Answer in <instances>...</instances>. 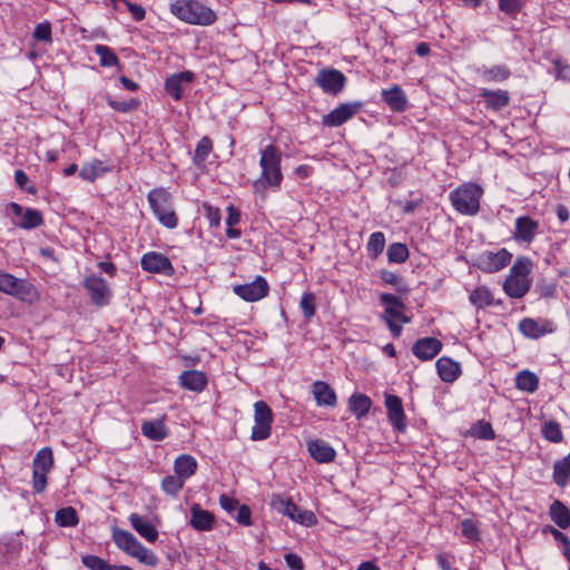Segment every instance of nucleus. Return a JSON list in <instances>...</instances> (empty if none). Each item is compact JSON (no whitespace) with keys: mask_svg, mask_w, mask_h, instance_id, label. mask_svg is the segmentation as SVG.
<instances>
[{"mask_svg":"<svg viewBox=\"0 0 570 570\" xmlns=\"http://www.w3.org/2000/svg\"><path fill=\"white\" fill-rule=\"evenodd\" d=\"M281 151L274 145H268L261 150V176L253 183L256 193H264L268 187L278 188L283 180L281 170Z\"/></svg>","mask_w":570,"mask_h":570,"instance_id":"nucleus-1","label":"nucleus"},{"mask_svg":"<svg viewBox=\"0 0 570 570\" xmlns=\"http://www.w3.org/2000/svg\"><path fill=\"white\" fill-rule=\"evenodd\" d=\"M532 267V262L527 256H520L515 259L503 282V291L509 297L522 298L530 291Z\"/></svg>","mask_w":570,"mask_h":570,"instance_id":"nucleus-2","label":"nucleus"},{"mask_svg":"<svg viewBox=\"0 0 570 570\" xmlns=\"http://www.w3.org/2000/svg\"><path fill=\"white\" fill-rule=\"evenodd\" d=\"M169 9L178 20L189 24L210 26L217 20L215 11L198 0H175Z\"/></svg>","mask_w":570,"mask_h":570,"instance_id":"nucleus-3","label":"nucleus"},{"mask_svg":"<svg viewBox=\"0 0 570 570\" xmlns=\"http://www.w3.org/2000/svg\"><path fill=\"white\" fill-rule=\"evenodd\" d=\"M149 206L158 222L167 227L175 228L178 218L173 207V196L165 188H155L147 196Z\"/></svg>","mask_w":570,"mask_h":570,"instance_id":"nucleus-4","label":"nucleus"},{"mask_svg":"<svg viewBox=\"0 0 570 570\" xmlns=\"http://www.w3.org/2000/svg\"><path fill=\"white\" fill-rule=\"evenodd\" d=\"M483 189L476 184H465L450 193V200L456 212L474 216L480 209Z\"/></svg>","mask_w":570,"mask_h":570,"instance_id":"nucleus-5","label":"nucleus"},{"mask_svg":"<svg viewBox=\"0 0 570 570\" xmlns=\"http://www.w3.org/2000/svg\"><path fill=\"white\" fill-rule=\"evenodd\" d=\"M53 466V452L51 448H42L32 461V488L42 493L47 488V475Z\"/></svg>","mask_w":570,"mask_h":570,"instance_id":"nucleus-6","label":"nucleus"},{"mask_svg":"<svg viewBox=\"0 0 570 570\" xmlns=\"http://www.w3.org/2000/svg\"><path fill=\"white\" fill-rule=\"evenodd\" d=\"M82 285L95 306L104 307L110 303L112 289L105 278L91 274L85 277Z\"/></svg>","mask_w":570,"mask_h":570,"instance_id":"nucleus-7","label":"nucleus"},{"mask_svg":"<svg viewBox=\"0 0 570 570\" xmlns=\"http://www.w3.org/2000/svg\"><path fill=\"white\" fill-rule=\"evenodd\" d=\"M273 419V412L268 404L264 401H257L254 404L255 424L252 429V440L262 441L268 439L272 431Z\"/></svg>","mask_w":570,"mask_h":570,"instance_id":"nucleus-8","label":"nucleus"},{"mask_svg":"<svg viewBox=\"0 0 570 570\" xmlns=\"http://www.w3.org/2000/svg\"><path fill=\"white\" fill-rule=\"evenodd\" d=\"M512 258V254L505 249L501 248L498 252L484 250L478 255L475 259V266L488 274L497 273L503 269Z\"/></svg>","mask_w":570,"mask_h":570,"instance_id":"nucleus-9","label":"nucleus"},{"mask_svg":"<svg viewBox=\"0 0 570 570\" xmlns=\"http://www.w3.org/2000/svg\"><path fill=\"white\" fill-rule=\"evenodd\" d=\"M274 504L279 513L288 517L299 524L311 527L317 522L316 517L312 511L302 510L292 500L277 499Z\"/></svg>","mask_w":570,"mask_h":570,"instance_id":"nucleus-10","label":"nucleus"},{"mask_svg":"<svg viewBox=\"0 0 570 570\" xmlns=\"http://www.w3.org/2000/svg\"><path fill=\"white\" fill-rule=\"evenodd\" d=\"M315 83L326 94L337 95L345 86V76L336 69H322L314 79Z\"/></svg>","mask_w":570,"mask_h":570,"instance_id":"nucleus-11","label":"nucleus"},{"mask_svg":"<svg viewBox=\"0 0 570 570\" xmlns=\"http://www.w3.org/2000/svg\"><path fill=\"white\" fill-rule=\"evenodd\" d=\"M233 291L246 302H257L268 295L269 286L264 277L257 276L250 283L235 285Z\"/></svg>","mask_w":570,"mask_h":570,"instance_id":"nucleus-12","label":"nucleus"},{"mask_svg":"<svg viewBox=\"0 0 570 570\" xmlns=\"http://www.w3.org/2000/svg\"><path fill=\"white\" fill-rule=\"evenodd\" d=\"M8 208L14 217L20 218V220L17 222V225L23 229H32L43 224L42 215L37 209H24L17 203H10Z\"/></svg>","mask_w":570,"mask_h":570,"instance_id":"nucleus-13","label":"nucleus"},{"mask_svg":"<svg viewBox=\"0 0 570 570\" xmlns=\"http://www.w3.org/2000/svg\"><path fill=\"white\" fill-rule=\"evenodd\" d=\"M194 78L195 75L191 71L174 73L166 79L165 90L174 100H180Z\"/></svg>","mask_w":570,"mask_h":570,"instance_id":"nucleus-14","label":"nucleus"},{"mask_svg":"<svg viewBox=\"0 0 570 570\" xmlns=\"http://www.w3.org/2000/svg\"><path fill=\"white\" fill-rule=\"evenodd\" d=\"M540 224L530 216H520L515 219L513 238L517 242L530 244L539 233Z\"/></svg>","mask_w":570,"mask_h":570,"instance_id":"nucleus-15","label":"nucleus"},{"mask_svg":"<svg viewBox=\"0 0 570 570\" xmlns=\"http://www.w3.org/2000/svg\"><path fill=\"white\" fill-rule=\"evenodd\" d=\"M141 267L144 271L150 273H160L164 275H171L174 267L168 257L163 254L150 252L142 256Z\"/></svg>","mask_w":570,"mask_h":570,"instance_id":"nucleus-16","label":"nucleus"},{"mask_svg":"<svg viewBox=\"0 0 570 570\" xmlns=\"http://www.w3.org/2000/svg\"><path fill=\"white\" fill-rule=\"evenodd\" d=\"M360 102L343 104L323 117V124L330 127H337L351 119L361 109Z\"/></svg>","mask_w":570,"mask_h":570,"instance_id":"nucleus-17","label":"nucleus"},{"mask_svg":"<svg viewBox=\"0 0 570 570\" xmlns=\"http://www.w3.org/2000/svg\"><path fill=\"white\" fill-rule=\"evenodd\" d=\"M32 285L24 279H19L11 274L0 273V291L16 296L29 295Z\"/></svg>","mask_w":570,"mask_h":570,"instance_id":"nucleus-18","label":"nucleus"},{"mask_svg":"<svg viewBox=\"0 0 570 570\" xmlns=\"http://www.w3.org/2000/svg\"><path fill=\"white\" fill-rule=\"evenodd\" d=\"M385 406L391 424L399 431L403 432L406 428L405 414L402 400L392 394L385 395Z\"/></svg>","mask_w":570,"mask_h":570,"instance_id":"nucleus-19","label":"nucleus"},{"mask_svg":"<svg viewBox=\"0 0 570 570\" xmlns=\"http://www.w3.org/2000/svg\"><path fill=\"white\" fill-rule=\"evenodd\" d=\"M178 382L183 389L199 393L207 386L208 379L202 371L187 370L181 372Z\"/></svg>","mask_w":570,"mask_h":570,"instance_id":"nucleus-20","label":"nucleus"},{"mask_svg":"<svg viewBox=\"0 0 570 570\" xmlns=\"http://www.w3.org/2000/svg\"><path fill=\"white\" fill-rule=\"evenodd\" d=\"M442 348V343L434 337H423L417 340L413 346V354L423 361L432 360Z\"/></svg>","mask_w":570,"mask_h":570,"instance_id":"nucleus-21","label":"nucleus"},{"mask_svg":"<svg viewBox=\"0 0 570 570\" xmlns=\"http://www.w3.org/2000/svg\"><path fill=\"white\" fill-rule=\"evenodd\" d=\"M381 96L383 101L393 111L402 112L407 107V97L399 85H394L390 89H383Z\"/></svg>","mask_w":570,"mask_h":570,"instance_id":"nucleus-22","label":"nucleus"},{"mask_svg":"<svg viewBox=\"0 0 570 570\" xmlns=\"http://www.w3.org/2000/svg\"><path fill=\"white\" fill-rule=\"evenodd\" d=\"M311 456L320 463H330L336 456L335 450L325 441L316 439L307 442Z\"/></svg>","mask_w":570,"mask_h":570,"instance_id":"nucleus-23","label":"nucleus"},{"mask_svg":"<svg viewBox=\"0 0 570 570\" xmlns=\"http://www.w3.org/2000/svg\"><path fill=\"white\" fill-rule=\"evenodd\" d=\"M215 522L214 514L194 503L190 508V525L197 531H209Z\"/></svg>","mask_w":570,"mask_h":570,"instance_id":"nucleus-24","label":"nucleus"},{"mask_svg":"<svg viewBox=\"0 0 570 570\" xmlns=\"http://www.w3.org/2000/svg\"><path fill=\"white\" fill-rule=\"evenodd\" d=\"M312 392L318 406L334 407L336 405V394L327 383L316 381Z\"/></svg>","mask_w":570,"mask_h":570,"instance_id":"nucleus-25","label":"nucleus"},{"mask_svg":"<svg viewBox=\"0 0 570 570\" xmlns=\"http://www.w3.org/2000/svg\"><path fill=\"white\" fill-rule=\"evenodd\" d=\"M480 96L484 99L487 107L494 111L501 110L510 102V96L507 90L482 89Z\"/></svg>","mask_w":570,"mask_h":570,"instance_id":"nucleus-26","label":"nucleus"},{"mask_svg":"<svg viewBox=\"0 0 570 570\" xmlns=\"http://www.w3.org/2000/svg\"><path fill=\"white\" fill-rule=\"evenodd\" d=\"M131 527L146 539L148 542H155L158 538V531L153 523L144 519L137 513H131L129 517Z\"/></svg>","mask_w":570,"mask_h":570,"instance_id":"nucleus-27","label":"nucleus"},{"mask_svg":"<svg viewBox=\"0 0 570 570\" xmlns=\"http://www.w3.org/2000/svg\"><path fill=\"white\" fill-rule=\"evenodd\" d=\"M435 366L440 379L448 383L454 382L461 372L460 364L445 356L440 357L436 361Z\"/></svg>","mask_w":570,"mask_h":570,"instance_id":"nucleus-28","label":"nucleus"},{"mask_svg":"<svg viewBox=\"0 0 570 570\" xmlns=\"http://www.w3.org/2000/svg\"><path fill=\"white\" fill-rule=\"evenodd\" d=\"M470 303L476 308H484L491 305H501V301H495L492 292L489 287L481 285L478 286L470 293L469 296Z\"/></svg>","mask_w":570,"mask_h":570,"instance_id":"nucleus-29","label":"nucleus"},{"mask_svg":"<svg viewBox=\"0 0 570 570\" xmlns=\"http://www.w3.org/2000/svg\"><path fill=\"white\" fill-rule=\"evenodd\" d=\"M404 308L387 306L385 307L383 320L386 322L392 334L397 337L402 333V326L396 324L395 321L409 323L410 318L403 314Z\"/></svg>","mask_w":570,"mask_h":570,"instance_id":"nucleus-30","label":"nucleus"},{"mask_svg":"<svg viewBox=\"0 0 570 570\" xmlns=\"http://www.w3.org/2000/svg\"><path fill=\"white\" fill-rule=\"evenodd\" d=\"M112 538L116 546L129 556L140 544V542L131 532L121 529H115L112 532Z\"/></svg>","mask_w":570,"mask_h":570,"instance_id":"nucleus-31","label":"nucleus"},{"mask_svg":"<svg viewBox=\"0 0 570 570\" xmlns=\"http://www.w3.org/2000/svg\"><path fill=\"white\" fill-rule=\"evenodd\" d=\"M197 470V461L189 454L179 455L174 462V471L185 481L195 474Z\"/></svg>","mask_w":570,"mask_h":570,"instance_id":"nucleus-32","label":"nucleus"},{"mask_svg":"<svg viewBox=\"0 0 570 570\" xmlns=\"http://www.w3.org/2000/svg\"><path fill=\"white\" fill-rule=\"evenodd\" d=\"M551 520L560 528L570 527V510L561 501L554 500L549 509Z\"/></svg>","mask_w":570,"mask_h":570,"instance_id":"nucleus-33","label":"nucleus"},{"mask_svg":"<svg viewBox=\"0 0 570 570\" xmlns=\"http://www.w3.org/2000/svg\"><path fill=\"white\" fill-rule=\"evenodd\" d=\"M371 405V399L362 393H354L348 401L350 411L358 419L368 413Z\"/></svg>","mask_w":570,"mask_h":570,"instance_id":"nucleus-34","label":"nucleus"},{"mask_svg":"<svg viewBox=\"0 0 570 570\" xmlns=\"http://www.w3.org/2000/svg\"><path fill=\"white\" fill-rule=\"evenodd\" d=\"M141 432L146 438L153 441H161L168 434L165 424L159 420L144 422Z\"/></svg>","mask_w":570,"mask_h":570,"instance_id":"nucleus-35","label":"nucleus"},{"mask_svg":"<svg viewBox=\"0 0 570 570\" xmlns=\"http://www.w3.org/2000/svg\"><path fill=\"white\" fill-rule=\"evenodd\" d=\"M82 564L90 570H132L127 566L110 564L106 560L94 554L83 556Z\"/></svg>","mask_w":570,"mask_h":570,"instance_id":"nucleus-36","label":"nucleus"},{"mask_svg":"<svg viewBox=\"0 0 570 570\" xmlns=\"http://www.w3.org/2000/svg\"><path fill=\"white\" fill-rule=\"evenodd\" d=\"M515 385L520 391L533 393L538 390L539 379L533 372L524 370L517 375Z\"/></svg>","mask_w":570,"mask_h":570,"instance_id":"nucleus-37","label":"nucleus"},{"mask_svg":"<svg viewBox=\"0 0 570 570\" xmlns=\"http://www.w3.org/2000/svg\"><path fill=\"white\" fill-rule=\"evenodd\" d=\"M479 73L485 81L501 82L507 80L511 72L505 66L499 65L491 68H481Z\"/></svg>","mask_w":570,"mask_h":570,"instance_id":"nucleus-38","label":"nucleus"},{"mask_svg":"<svg viewBox=\"0 0 570 570\" xmlns=\"http://www.w3.org/2000/svg\"><path fill=\"white\" fill-rule=\"evenodd\" d=\"M108 170V167H106L101 160H94L92 163L86 164L81 167L79 176L83 180L95 181L99 176H102Z\"/></svg>","mask_w":570,"mask_h":570,"instance_id":"nucleus-39","label":"nucleus"},{"mask_svg":"<svg viewBox=\"0 0 570 570\" xmlns=\"http://www.w3.org/2000/svg\"><path fill=\"white\" fill-rule=\"evenodd\" d=\"M570 478V459L564 456L553 465V481L559 487H566Z\"/></svg>","mask_w":570,"mask_h":570,"instance_id":"nucleus-40","label":"nucleus"},{"mask_svg":"<svg viewBox=\"0 0 570 570\" xmlns=\"http://www.w3.org/2000/svg\"><path fill=\"white\" fill-rule=\"evenodd\" d=\"M55 521L59 527H76L79 518L75 508L66 507L56 512Z\"/></svg>","mask_w":570,"mask_h":570,"instance_id":"nucleus-41","label":"nucleus"},{"mask_svg":"<svg viewBox=\"0 0 570 570\" xmlns=\"http://www.w3.org/2000/svg\"><path fill=\"white\" fill-rule=\"evenodd\" d=\"M212 151L213 141L210 140L209 137L204 136L196 146L194 154V163L197 166H203Z\"/></svg>","mask_w":570,"mask_h":570,"instance_id":"nucleus-42","label":"nucleus"},{"mask_svg":"<svg viewBox=\"0 0 570 570\" xmlns=\"http://www.w3.org/2000/svg\"><path fill=\"white\" fill-rule=\"evenodd\" d=\"M520 332L530 338H539L547 333L537 321L532 318H524L519 323Z\"/></svg>","mask_w":570,"mask_h":570,"instance_id":"nucleus-43","label":"nucleus"},{"mask_svg":"<svg viewBox=\"0 0 570 570\" xmlns=\"http://www.w3.org/2000/svg\"><path fill=\"white\" fill-rule=\"evenodd\" d=\"M185 480L179 475H167L161 481V489L169 495L176 497L183 489Z\"/></svg>","mask_w":570,"mask_h":570,"instance_id":"nucleus-44","label":"nucleus"},{"mask_svg":"<svg viewBox=\"0 0 570 570\" xmlns=\"http://www.w3.org/2000/svg\"><path fill=\"white\" fill-rule=\"evenodd\" d=\"M542 435L546 440L559 443L563 439L560 424L556 421H548L542 425Z\"/></svg>","mask_w":570,"mask_h":570,"instance_id":"nucleus-45","label":"nucleus"},{"mask_svg":"<svg viewBox=\"0 0 570 570\" xmlns=\"http://www.w3.org/2000/svg\"><path fill=\"white\" fill-rule=\"evenodd\" d=\"M95 52L99 57L101 66L112 67V66L119 65L118 57L107 46L97 45L95 47Z\"/></svg>","mask_w":570,"mask_h":570,"instance_id":"nucleus-46","label":"nucleus"},{"mask_svg":"<svg viewBox=\"0 0 570 570\" xmlns=\"http://www.w3.org/2000/svg\"><path fill=\"white\" fill-rule=\"evenodd\" d=\"M385 247V236L382 232H375L370 236L366 248L372 257H377Z\"/></svg>","mask_w":570,"mask_h":570,"instance_id":"nucleus-47","label":"nucleus"},{"mask_svg":"<svg viewBox=\"0 0 570 570\" xmlns=\"http://www.w3.org/2000/svg\"><path fill=\"white\" fill-rule=\"evenodd\" d=\"M387 258L392 263H404L409 258V249L402 243H393L387 248Z\"/></svg>","mask_w":570,"mask_h":570,"instance_id":"nucleus-48","label":"nucleus"},{"mask_svg":"<svg viewBox=\"0 0 570 570\" xmlns=\"http://www.w3.org/2000/svg\"><path fill=\"white\" fill-rule=\"evenodd\" d=\"M130 556L137 558L141 563L149 567H156L158 563L157 556L149 549L145 548L141 543Z\"/></svg>","mask_w":570,"mask_h":570,"instance_id":"nucleus-49","label":"nucleus"},{"mask_svg":"<svg viewBox=\"0 0 570 570\" xmlns=\"http://www.w3.org/2000/svg\"><path fill=\"white\" fill-rule=\"evenodd\" d=\"M462 535L470 541L480 540L479 524L472 519H464L461 522Z\"/></svg>","mask_w":570,"mask_h":570,"instance_id":"nucleus-50","label":"nucleus"},{"mask_svg":"<svg viewBox=\"0 0 570 570\" xmlns=\"http://www.w3.org/2000/svg\"><path fill=\"white\" fill-rule=\"evenodd\" d=\"M316 297L313 293L303 294L299 306L305 318L309 320L316 312Z\"/></svg>","mask_w":570,"mask_h":570,"instance_id":"nucleus-51","label":"nucleus"},{"mask_svg":"<svg viewBox=\"0 0 570 570\" xmlns=\"http://www.w3.org/2000/svg\"><path fill=\"white\" fill-rule=\"evenodd\" d=\"M381 279L386 283L393 285L397 292L400 293H407L409 288L406 284L395 273L391 271H382L381 272Z\"/></svg>","mask_w":570,"mask_h":570,"instance_id":"nucleus-52","label":"nucleus"},{"mask_svg":"<svg viewBox=\"0 0 570 570\" xmlns=\"http://www.w3.org/2000/svg\"><path fill=\"white\" fill-rule=\"evenodd\" d=\"M108 105L116 111L119 112H128L138 108L139 101L136 99H130L128 101H117L111 98L107 99Z\"/></svg>","mask_w":570,"mask_h":570,"instance_id":"nucleus-53","label":"nucleus"},{"mask_svg":"<svg viewBox=\"0 0 570 570\" xmlns=\"http://www.w3.org/2000/svg\"><path fill=\"white\" fill-rule=\"evenodd\" d=\"M499 8L508 14H514L521 11V0H499Z\"/></svg>","mask_w":570,"mask_h":570,"instance_id":"nucleus-54","label":"nucleus"},{"mask_svg":"<svg viewBox=\"0 0 570 570\" xmlns=\"http://www.w3.org/2000/svg\"><path fill=\"white\" fill-rule=\"evenodd\" d=\"M475 435L482 440H493L495 433L490 423L481 421L475 430Z\"/></svg>","mask_w":570,"mask_h":570,"instance_id":"nucleus-55","label":"nucleus"},{"mask_svg":"<svg viewBox=\"0 0 570 570\" xmlns=\"http://www.w3.org/2000/svg\"><path fill=\"white\" fill-rule=\"evenodd\" d=\"M33 37L37 40L50 41L51 40V28L49 23H39L33 32Z\"/></svg>","mask_w":570,"mask_h":570,"instance_id":"nucleus-56","label":"nucleus"},{"mask_svg":"<svg viewBox=\"0 0 570 570\" xmlns=\"http://www.w3.org/2000/svg\"><path fill=\"white\" fill-rule=\"evenodd\" d=\"M380 301L383 305H385V307H387V306H393V307H399V308L405 307L402 299L393 294L383 293L380 296Z\"/></svg>","mask_w":570,"mask_h":570,"instance_id":"nucleus-57","label":"nucleus"},{"mask_svg":"<svg viewBox=\"0 0 570 570\" xmlns=\"http://www.w3.org/2000/svg\"><path fill=\"white\" fill-rule=\"evenodd\" d=\"M124 3L127 6L128 10L130 11L132 18L136 21H141L145 19L146 10L140 4L131 3L127 0H124Z\"/></svg>","mask_w":570,"mask_h":570,"instance_id":"nucleus-58","label":"nucleus"},{"mask_svg":"<svg viewBox=\"0 0 570 570\" xmlns=\"http://www.w3.org/2000/svg\"><path fill=\"white\" fill-rule=\"evenodd\" d=\"M250 517H252V512H250V509L247 507V505H240L238 509H237V517H236V521L239 523V524H243V525H250L252 524V520H250Z\"/></svg>","mask_w":570,"mask_h":570,"instance_id":"nucleus-59","label":"nucleus"},{"mask_svg":"<svg viewBox=\"0 0 570 570\" xmlns=\"http://www.w3.org/2000/svg\"><path fill=\"white\" fill-rule=\"evenodd\" d=\"M285 561H286L287 567L291 570H303L304 569V564H303L301 557H298L295 553H286Z\"/></svg>","mask_w":570,"mask_h":570,"instance_id":"nucleus-60","label":"nucleus"},{"mask_svg":"<svg viewBox=\"0 0 570 570\" xmlns=\"http://www.w3.org/2000/svg\"><path fill=\"white\" fill-rule=\"evenodd\" d=\"M219 503L222 508L227 512H233L240 507L238 505V501L236 499L230 498L226 494L220 495Z\"/></svg>","mask_w":570,"mask_h":570,"instance_id":"nucleus-61","label":"nucleus"},{"mask_svg":"<svg viewBox=\"0 0 570 570\" xmlns=\"http://www.w3.org/2000/svg\"><path fill=\"white\" fill-rule=\"evenodd\" d=\"M544 531L546 532L549 531L553 535L556 541H558L562 544H570V539L567 535H564L561 531L554 529L553 527L547 525L544 528Z\"/></svg>","mask_w":570,"mask_h":570,"instance_id":"nucleus-62","label":"nucleus"},{"mask_svg":"<svg viewBox=\"0 0 570 570\" xmlns=\"http://www.w3.org/2000/svg\"><path fill=\"white\" fill-rule=\"evenodd\" d=\"M240 215L237 209H235L233 206L228 207V216L226 218L227 226L232 227L239 223Z\"/></svg>","mask_w":570,"mask_h":570,"instance_id":"nucleus-63","label":"nucleus"},{"mask_svg":"<svg viewBox=\"0 0 570 570\" xmlns=\"http://www.w3.org/2000/svg\"><path fill=\"white\" fill-rule=\"evenodd\" d=\"M14 179L20 188H24L26 184L29 181L27 174L21 169L16 170Z\"/></svg>","mask_w":570,"mask_h":570,"instance_id":"nucleus-64","label":"nucleus"}]
</instances>
